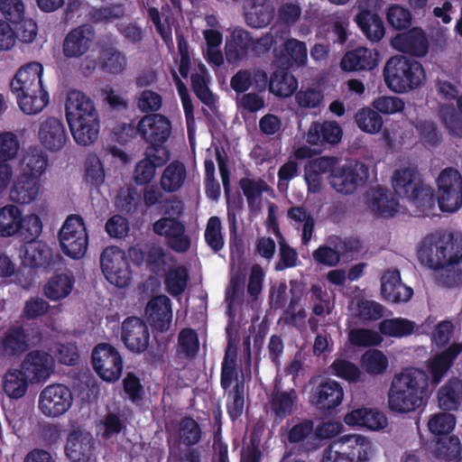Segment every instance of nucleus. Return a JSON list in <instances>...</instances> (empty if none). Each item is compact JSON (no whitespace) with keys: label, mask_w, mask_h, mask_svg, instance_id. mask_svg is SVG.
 <instances>
[{"label":"nucleus","mask_w":462,"mask_h":462,"mask_svg":"<svg viewBox=\"0 0 462 462\" xmlns=\"http://www.w3.org/2000/svg\"><path fill=\"white\" fill-rule=\"evenodd\" d=\"M418 258L421 264L436 271L439 283L457 284L462 280V234L438 232L425 236Z\"/></svg>","instance_id":"obj_1"},{"label":"nucleus","mask_w":462,"mask_h":462,"mask_svg":"<svg viewBox=\"0 0 462 462\" xmlns=\"http://www.w3.org/2000/svg\"><path fill=\"white\" fill-rule=\"evenodd\" d=\"M429 375L410 367L395 374L387 394V407L394 414H410L420 409L429 393Z\"/></svg>","instance_id":"obj_2"},{"label":"nucleus","mask_w":462,"mask_h":462,"mask_svg":"<svg viewBox=\"0 0 462 462\" xmlns=\"http://www.w3.org/2000/svg\"><path fill=\"white\" fill-rule=\"evenodd\" d=\"M65 112L75 142L82 146L93 144L98 138L100 119L93 101L77 90L69 92Z\"/></svg>","instance_id":"obj_3"},{"label":"nucleus","mask_w":462,"mask_h":462,"mask_svg":"<svg viewBox=\"0 0 462 462\" xmlns=\"http://www.w3.org/2000/svg\"><path fill=\"white\" fill-rule=\"evenodd\" d=\"M43 229L41 216L33 210L27 213L16 204L0 208V236H19L23 240L37 238Z\"/></svg>","instance_id":"obj_4"},{"label":"nucleus","mask_w":462,"mask_h":462,"mask_svg":"<svg viewBox=\"0 0 462 462\" xmlns=\"http://www.w3.org/2000/svg\"><path fill=\"white\" fill-rule=\"evenodd\" d=\"M374 455L375 447L369 437L349 433L325 449L322 462H368Z\"/></svg>","instance_id":"obj_5"},{"label":"nucleus","mask_w":462,"mask_h":462,"mask_svg":"<svg viewBox=\"0 0 462 462\" xmlns=\"http://www.w3.org/2000/svg\"><path fill=\"white\" fill-rule=\"evenodd\" d=\"M387 87L393 92L405 93L421 86L426 79L422 65L403 56H394L383 69Z\"/></svg>","instance_id":"obj_6"},{"label":"nucleus","mask_w":462,"mask_h":462,"mask_svg":"<svg viewBox=\"0 0 462 462\" xmlns=\"http://www.w3.org/2000/svg\"><path fill=\"white\" fill-rule=\"evenodd\" d=\"M395 193L407 199L411 206L419 208L418 215H430L435 205L432 189L423 184L416 172L411 169L399 170L393 177Z\"/></svg>","instance_id":"obj_7"},{"label":"nucleus","mask_w":462,"mask_h":462,"mask_svg":"<svg viewBox=\"0 0 462 462\" xmlns=\"http://www.w3.org/2000/svg\"><path fill=\"white\" fill-rule=\"evenodd\" d=\"M58 238L60 250L68 257L81 259L86 254L88 234L81 217L69 216L59 231Z\"/></svg>","instance_id":"obj_8"},{"label":"nucleus","mask_w":462,"mask_h":462,"mask_svg":"<svg viewBox=\"0 0 462 462\" xmlns=\"http://www.w3.org/2000/svg\"><path fill=\"white\" fill-rule=\"evenodd\" d=\"M100 267L106 280L113 286L124 289L133 279L129 259L125 252L117 246H108L100 254Z\"/></svg>","instance_id":"obj_9"},{"label":"nucleus","mask_w":462,"mask_h":462,"mask_svg":"<svg viewBox=\"0 0 462 462\" xmlns=\"http://www.w3.org/2000/svg\"><path fill=\"white\" fill-rule=\"evenodd\" d=\"M173 216H164L153 224V232L164 237L169 246L176 252L184 253L190 246V237L186 233L184 224L179 219L182 212L180 202L171 205Z\"/></svg>","instance_id":"obj_10"},{"label":"nucleus","mask_w":462,"mask_h":462,"mask_svg":"<svg viewBox=\"0 0 462 462\" xmlns=\"http://www.w3.org/2000/svg\"><path fill=\"white\" fill-rule=\"evenodd\" d=\"M91 364L97 375L106 383H116L123 374V356L117 348L107 343H100L93 348Z\"/></svg>","instance_id":"obj_11"},{"label":"nucleus","mask_w":462,"mask_h":462,"mask_svg":"<svg viewBox=\"0 0 462 462\" xmlns=\"http://www.w3.org/2000/svg\"><path fill=\"white\" fill-rule=\"evenodd\" d=\"M368 177V167L361 162L337 163L329 175L331 187L338 193L352 194Z\"/></svg>","instance_id":"obj_12"},{"label":"nucleus","mask_w":462,"mask_h":462,"mask_svg":"<svg viewBox=\"0 0 462 462\" xmlns=\"http://www.w3.org/2000/svg\"><path fill=\"white\" fill-rule=\"evenodd\" d=\"M73 395L69 387L53 383L44 387L39 394L38 409L48 418H57L71 407Z\"/></svg>","instance_id":"obj_13"},{"label":"nucleus","mask_w":462,"mask_h":462,"mask_svg":"<svg viewBox=\"0 0 462 462\" xmlns=\"http://www.w3.org/2000/svg\"><path fill=\"white\" fill-rule=\"evenodd\" d=\"M437 199L439 208L454 212L462 206V178L453 169L444 170L438 178Z\"/></svg>","instance_id":"obj_14"},{"label":"nucleus","mask_w":462,"mask_h":462,"mask_svg":"<svg viewBox=\"0 0 462 462\" xmlns=\"http://www.w3.org/2000/svg\"><path fill=\"white\" fill-rule=\"evenodd\" d=\"M97 443L93 434L84 429L72 430L67 437L65 455L71 462H95Z\"/></svg>","instance_id":"obj_15"},{"label":"nucleus","mask_w":462,"mask_h":462,"mask_svg":"<svg viewBox=\"0 0 462 462\" xmlns=\"http://www.w3.org/2000/svg\"><path fill=\"white\" fill-rule=\"evenodd\" d=\"M344 422L349 427L364 428L370 431H383L389 426L388 418L383 411L368 407L348 411L344 416Z\"/></svg>","instance_id":"obj_16"},{"label":"nucleus","mask_w":462,"mask_h":462,"mask_svg":"<svg viewBox=\"0 0 462 462\" xmlns=\"http://www.w3.org/2000/svg\"><path fill=\"white\" fill-rule=\"evenodd\" d=\"M138 129L153 148H160L171 135V124L168 117L161 114H152L140 120Z\"/></svg>","instance_id":"obj_17"},{"label":"nucleus","mask_w":462,"mask_h":462,"mask_svg":"<svg viewBox=\"0 0 462 462\" xmlns=\"http://www.w3.org/2000/svg\"><path fill=\"white\" fill-rule=\"evenodd\" d=\"M121 339L127 349L141 353L148 346L149 329L140 319L135 317L127 318L122 323Z\"/></svg>","instance_id":"obj_18"},{"label":"nucleus","mask_w":462,"mask_h":462,"mask_svg":"<svg viewBox=\"0 0 462 462\" xmlns=\"http://www.w3.org/2000/svg\"><path fill=\"white\" fill-rule=\"evenodd\" d=\"M366 208L381 217H391L401 210L400 203L391 192L383 187H374L365 194Z\"/></svg>","instance_id":"obj_19"},{"label":"nucleus","mask_w":462,"mask_h":462,"mask_svg":"<svg viewBox=\"0 0 462 462\" xmlns=\"http://www.w3.org/2000/svg\"><path fill=\"white\" fill-rule=\"evenodd\" d=\"M144 314L155 330H169L172 323L171 300L165 295L152 298L146 304Z\"/></svg>","instance_id":"obj_20"},{"label":"nucleus","mask_w":462,"mask_h":462,"mask_svg":"<svg viewBox=\"0 0 462 462\" xmlns=\"http://www.w3.org/2000/svg\"><path fill=\"white\" fill-rule=\"evenodd\" d=\"M461 352L462 343L456 342L428 360L427 370L430 376L431 383L438 385L442 381Z\"/></svg>","instance_id":"obj_21"},{"label":"nucleus","mask_w":462,"mask_h":462,"mask_svg":"<svg viewBox=\"0 0 462 462\" xmlns=\"http://www.w3.org/2000/svg\"><path fill=\"white\" fill-rule=\"evenodd\" d=\"M38 139L48 151L57 152L64 147L68 140L65 126L60 119L49 117L39 127Z\"/></svg>","instance_id":"obj_22"},{"label":"nucleus","mask_w":462,"mask_h":462,"mask_svg":"<svg viewBox=\"0 0 462 462\" xmlns=\"http://www.w3.org/2000/svg\"><path fill=\"white\" fill-rule=\"evenodd\" d=\"M43 67L38 62H32L22 67L15 74L11 82V89L14 95L26 91L32 93L43 88L42 77Z\"/></svg>","instance_id":"obj_23"},{"label":"nucleus","mask_w":462,"mask_h":462,"mask_svg":"<svg viewBox=\"0 0 462 462\" xmlns=\"http://www.w3.org/2000/svg\"><path fill=\"white\" fill-rule=\"evenodd\" d=\"M42 192V181L17 174L9 189V199L16 205H30Z\"/></svg>","instance_id":"obj_24"},{"label":"nucleus","mask_w":462,"mask_h":462,"mask_svg":"<svg viewBox=\"0 0 462 462\" xmlns=\"http://www.w3.org/2000/svg\"><path fill=\"white\" fill-rule=\"evenodd\" d=\"M391 45L399 51L417 57L425 56L429 47L425 33L417 27L406 32L397 34L392 39Z\"/></svg>","instance_id":"obj_25"},{"label":"nucleus","mask_w":462,"mask_h":462,"mask_svg":"<svg viewBox=\"0 0 462 462\" xmlns=\"http://www.w3.org/2000/svg\"><path fill=\"white\" fill-rule=\"evenodd\" d=\"M436 403L440 411H456L462 407V378L452 376L439 387Z\"/></svg>","instance_id":"obj_26"},{"label":"nucleus","mask_w":462,"mask_h":462,"mask_svg":"<svg viewBox=\"0 0 462 462\" xmlns=\"http://www.w3.org/2000/svg\"><path fill=\"white\" fill-rule=\"evenodd\" d=\"M21 245L18 256L23 265L30 268H39L49 263L51 258V248L36 238L25 240Z\"/></svg>","instance_id":"obj_27"},{"label":"nucleus","mask_w":462,"mask_h":462,"mask_svg":"<svg viewBox=\"0 0 462 462\" xmlns=\"http://www.w3.org/2000/svg\"><path fill=\"white\" fill-rule=\"evenodd\" d=\"M23 368L30 381H44L53 371V359L48 353L32 351L27 355Z\"/></svg>","instance_id":"obj_28"},{"label":"nucleus","mask_w":462,"mask_h":462,"mask_svg":"<svg viewBox=\"0 0 462 462\" xmlns=\"http://www.w3.org/2000/svg\"><path fill=\"white\" fill-rule=\"evenodd\" d=\"M432 321L428 319L421 326H418L410 319L394 318L383 320L379 325V330L386 337H403L416 332L426 333Z\"/></svg>","instance_id":"obj_29"},{"label":"nucleus","mask_w":462,"mask_h":462,"mask_svg":"<svg viewBox=\"0 0 462 462\" xmlns=\"http://www.w3.org/2000/svg\"><path fill=\"white\" fill-rule=\"evenodd\" d=\"M383 297L393 303L408 301L413 291L401 281L398 271H388L382 277L381 284Z\"/></svg>","instance_id":"obj_30"},{"label":"nucleus","mask_w":462,"mask_h":462,"mask_svg":"<svg viewBox=\"0 0 462 462\" xmlns=\"http://www.w3.org/2000/svg\"><path fill=\"white\" fill-rule=\"evenodd\" d=\"M344 398V391L336 381L320 383L315 390L311 402L319 410L328 411L340 405Z\"/></svg>","instance_id":"obj_31"},{"label":"nucleus","mask_w":462,"mask_h":462,"mask_svg":"<svg viewBox=\"0 0 462 462\" xmlns=\"http://www.w3.org/2000/svg\"><path fill=\"white\" fill-rule=\"evenodd\" d=\"M379 61V54L374 49L356 48L346 52L340 63L345 71L372 69Z\"/></svg>","instance_id":"obj_32"},{"label":"nucleus","mask_w":462,"mask_h":462,"mask_svg":"<svg viewBox=\"0 0 462 462\" xmlns=\"http://www.w3.org/2000/svg\"><path fill=\"white\" fill-rule=\"evenodd\" d=\"M168 157V152L164 147L152 148L147 153V158L139 162L135 167V182L141 185L149 183L155 176L156 166L166 162Z\"/></svg>","instance_id":"obj_33"},{"label":"nucleus","mask_w":462,"mask_h":462,"mask_svg":"<svg viewBox=\"0 0 462 462\" xmlns=\"http://www.w3.org/2000/svg\"><path fill=\"white\" fill-rule=\"evenodd\" d=\"M342 134V128L335 121L315 122L310 126L306 138L313 145L335 144L341 141Z\"/></svg>","instance_id":"obj_34"},{"label":"nucleus","mask_w":462,"mask_h":462,"mask_svg":"<svg viewBox=\"0 0 462 462\" xmlns=\"http://www.w3.org/2000/svg\"><path fill=\"white\" fill-rule=\"evenodd\" d=\"M93 38V30L88 25L74 29L67 35L64 41V54L68 57H79L83 55L88 51Z\"/></svg>","instance_id":"obj_35"},{"label":"nucleus","mask_w":462,"mask_h":462,"mask_svg":"<svg viewBox=\"0 0 462 462\" xmlns=\"http://www.w3.org/2000/svg\"><path fill=\"white\" fill-rule=\"evenodd\" d=\"M254 40L249 33L241 29L235 28L231 32V37L226 43V55L230 62H236L243 58L248 50L252 49Z\"/></svg>","instance_id":"obj_36"},{"label":"nucleus","mask_w":462,"mask_h":462,"mask_svg":"<svg viewBox=\"0 0 462 462\" xmlns=\"http://www.w3.org/2000/svg\"><path fill=\"white\" fill-rule=\"evenodd\" d=\"M74 289V279L68 273L51 276L43 286L44 295L52 301H60L69 296Z\"/></svg>","instance_id":"obj_37"},{"label":"nucleus","mask_w":462,"mask_h":462,"mask_svg":"<svg viewBox=\"0 0 462 462\" xmlns=\"http://www.w3.org/2000/svg\"><path fill=\"white\" fill-rule=\"evenodd\" d=\"M245 9L246 22L252 27L265 26L273 17V7L266 0H250Z\"/></svg>","instance_id":"obj_38"},{"label":"nucleus","mask_w":462,"mask_h":462,"mask_svg":"<svg viewBox=\"0 0 462 462\" xmlns=\"http://www.w3.org/2000/svg\"><path fill=\"white\" fill-rule=\"evenodd\" d=\"M348 309L353 317L364 321L375 320L383 315L382 305L361 295L353 298Z\"/></svg>","instance_id":"obj_39"},{"label":"nucleus","mask_w":462,"mask_h":462,"mask_svg":"<svg viewBox=\"0 0 462 462\" xmlns=\"http://www.w3.org/2000/svg\"><path fill=\"white\" fill-rule=\"evenodd\" d=\"M47 168V158L40 151L32 150L27 152L22 158L19 166V175L33 177L40 180Z\"/></svg>","instance_id":"obj_40"},{"label":"nucleus","mask_w":462,"mask_h":462,"mask_svg":"<svg viewBox=\"0 0 462 462\" xmlns=\"http://www.w3.org/2000/svg\"><path fill=\"white\" fill-rule=\"evenodd\" d=\"M276 57L285 65L303 64L307 60V48L302 42L289 39L279 50L275 51Z\"/></svg>","instance_id":"obj_41"},{"label":"nucleus","mask_w":462,"mask_h":462,"mask_svg":"<svg viewBox=\"0 0 462 462\" xmlns=\"http://www.w3.org/2000/svg\"><path fill=\"white\" fill-rule=\"evenodd\" d=\"M462 453V443L457 435L439 437L432 447V454L438 459L451 461Z\"/></svg>","instance_id":"obj_42"},{"label":"nucleus","mask_w":462,"mask_h":462,"mask_svg":"<svg viewBox=\"0 0 462 462\" xmlns=\"http://www.w3.org/2000/svg\"><path fill=\"white\" fill-rule=\"evenodd\" d=\"M187 178L186 167L180 162H172L163 171L161 177L162 189L168 192L180 189Z\"/></svg>","instance_id":"obj_43"},{"label":"nucleus","mask_w":462,"mask_h":462,"mask_svg":"<svg viewBox=\"0 0 462 462\" xmlns=\"http://www.w3.org/2000/svg\"><path fill=\"white\" fill-rule=\"evenodd\" d=\"M20 109L27 115H35L41 112L49 102L48 93L43 89L34 92L26 91L15 95Z\"/></svg>","instance_id":"obj_44"},{"label":"nucleus","mask_w":462,"mask_h":462,"mask_svg":"<svg viewBox=\"0 0 462 462\" xmlns=\"http://www.w3.org/2000/svg\"><path fill=\"white\" fill-rule=\"evenodd\" d=\"M362 370L370 375H380L384 374L389 367L387 356L378 349L365 351L360 359Z\"/></svg>","instance_id":"obj_45"},{"label":"nucleus","mask_w":462,"mask_h":462,"mask_svg":"<svg viewBox=\"0 0 462 462\" xmlns=\"http://www.w3.org/2000/svg\"><path fill=\"white\" fill-rule=\"evenodd\" d=\"M28 380L22 370L9 369L4 377V391L8 397L19 399L27 392Z\"/></svg>","instance_id":"obj_46"},{"label":"nucleus","mask_w":462,"mask_h":462,"mask_svg":"<svg viewBox=\"0 0 462 462\" xmlns=\"http://www.w3.org/2000/svg\"><path fill=\"white\" fill-rule=\"evenodd\" d=\"M209 79L206 67L199 62L191 74L192 88L197 97L207 106H211L215 102V97L208 87Z\"/></svg>","instance_id":"obj_47"},{"label":"nucleus","mask_w":462,"mask_h":462,"mask_svg":"<svg viewBox=\"0 0 462 462\" xmlns=\"http://www.w3.org/2000/svg\"><path fill=\"white\" fill-rule=\"evenodd\" d=\"M356 21L361 30L372 41H379L384 35V26L382 19L369 11L359 13Z\"/></svg>","instance_id":"obj_48"},{"label":"nucleus","mask_w":462,"mask_h":462,"mask_svg":"<svg viewBox=\"0 0 462 462\" xmlns=\"http://www.w3.org/2000/svg\"><path fill=\"white\" fill-rule=\"evenodd\" d=\"M297 88V79L288 72H275L270 79L269 90L277 97H290Z\"/></svg>","instance_id":"obj_49"},{"label":"nucleus","mask_w":462,"mask_h":462,"mask_svg":"<svg viewBox=\"0 0 462 462\" xmlns=\"http://www.w3.org/2000/svg\"><path fill=\"white\" fill-rule=\"evenodd\" d=\"M297 402V395L294 391H275L271 401L272 411L280 419L290 415Z\"/></svg>","instance_id":"obj_50"},{"label":"nucleus","mask_w":462,"mask_h":462,"mask_svg":"<svg viewBox=\"0 0 462 462\" xmlns=\"http://www.w3.org/2000/svg\"><path fill=\"white\" fill-rule=\"evenodd\" d=\"M457 424L456 416L449 411H441L431 415L428 420V429L435 436L449 435Z\"/></svg>","instance_id":"obj_51"},{"label":"nucleus","mask_w":462,"mask_h":462,"mask_svg":"<svg viewBox=\"0 0 462 462\" xmlns=\"http://www.w3.org/2000/svg\"><path fill=\"white\" fill-rule=\"evenodd\" d=\"M240 187L252 209L260 210L261 195L269 189L268 185L262 180L242 179Z\"/></svg>","instance_id":"obj_52"},{"label":"nucleus","mask_w":462,"mask_h":462,"mask_svg":"<svg viewBox=\"0 0 462 462\" xmlns=\"http://www.w3.org/2000/svg\"><path fill=\"white\" fill-rule=\"evenodd\" d=\"M358 127L365 133L377 134L383 126V118L379 114L368 107L359 110L356 115Z\"/></svg>","instance_id":"obj_53"},{"label":"nucleus","mask_w":462,"mask_h":462,"mask_svg":"<svg viewBox=\"0 0 462 462\" xmlns=\"http://www.w3.org/2000/svg\"><path fill=\"white\" fill-rule=\"evenodd\" d=\"M459 113H457L454 107L443 105L440 108V116L446 126L454 134L462 135V97L457 100Z\"/></svg>","instance_id":"obj_54"},{"label":"nucleus","mask_w":462,"mask_h":462,"mask_svg":"<svg viewBox=\"0 0 462 462\" xmlns=\"http://www.w3.org/2000/svg\"><path fill=\"white\" fill-rule=\"evenodd\" d=\"M125 425L117 413L109 412L96 424L97 434L108 439L122 431Z\"/></svg>","instance_id":"obj_55"},{"label":"nucleus","mask_w":462,"mask_h":462,"mask_svg":"<svg viewBox=\"0 0 462 462\" xmlns=\"http://www.w3.org/2000/svg\"><path fill=\"white\" fill-rule=\"evenodd\" d=\"M173 79L184 109L188 134L189 138H192L195 131V119L193 115L192 102L189 96L186 86L181 82L176 73L173 74Z\"/></svg>","instance_id":"obj_56"},{"label":"nucleus","mask_w":462,"mask_h":462,"mask_svg":"<svg viewBox=\"0 0 462 462\" xmlns=\"http://www.w3.org/2000/svg\"><path fill=\"white\" fill-rule=\"evenodd\" d=\"M331 374L350 383L361 379L362 371L352 362L344 359H337L330 365Z\"/></svg>","instance_id":"obj_57"},{"label":"nucleus","mask_w":462,"mask_h":462,"mask_svg":"<svg viewBox=\"0 0 462 462\" xmlns=\"http://www.w3.org/2000/svg\"><path fill=\"white\" fill-rule=\"evenodd\" d=\"M348 340L356 346H371L380 345L383 342V337L374 330L355 328L349 331Z\"/></svg>","instance_id":"obj_58"},{"label":"nucleus","mask_w":462,"mask_h":462,"mask_svg":"<svg viewBox=\"0 0 462 462\" xmlns=\"http://www.w3.org/2000/svg\"><path fill=\"white\" fill-rule=\"evenodd\" d=\"M288 217L295 224H302V242L307 244L311 236L314 227L313 217L302 208L294 207L288 210Z\"/></svg>","instance_id":"obj_59"},{"label":"nucleus","mask_w":462,"mask_h":462,"mask_svg":"<svg viewBox=\"0 0 462 462\" xmlns=\"http://www.w3.org/2000/svg\"><path fill=\"white\" fill-rule=\"evenodd\" d=\"M188 282L187 270L182 266L172 268L166 276L168 291L173 295H179L185 290Z\"/></svg>","instance_id":"obj_60"},{"label":"nucleus","mask_w":462,"mask_h":462,"mask_svg":"<svg viewBox=\"0 0 462 462\" xmlns=\"http://www.w3.org/2000/svg\"><path fill=\"white\" fill-rule=\"evenodd\" d=\"M205 240L214 251L220 250L224 245L221 221L217 217H211L205 230Z\"/></svg>","instance_id":"obj_61"},{"label":"nucleus","mask_w":462,"mask_h":462,"mask_svg":"<svg viewBox=\"0 0 462 462\" xmlns=\"http://www.w3.org/2000/svg\"><path fill=\"white\" fill-rule=\"evenodd\" d=\"M297 104L304 108H317L323 105L324 96L319 87L300 89L295 96Z\"/></svg>","instance_id":"obj_62"},{"label":"nucleus","mask_w":462,"mask_h":462,"mask_svg":"<svg viewBox=\"0 0 462 462\" xmlns=\"http://www.w3.org/2000/svg\"><path fill=\"white\" fill-rule=\"evenodd\" d=\"M179 438L185 445H194L201 438V430L193 419L185 418L180 423Z\"/></svg>","instance_id":"obj_63"},{"label":"nucleus","mask_w":462,"mask_h":462,"mask_svg":"<svg viewBox=\"0 0 462 462\" xmlns=\"http://www.w3.org/2000/svg\"><path fill=\"white\" fill-rule=\"evenodd\" d=\"M386 19L391 26L402 30L411 25V14L408 9L399 5H393L388 8Z\"/></svg>","instance_id":"obj_64"}]
</instances>
